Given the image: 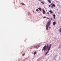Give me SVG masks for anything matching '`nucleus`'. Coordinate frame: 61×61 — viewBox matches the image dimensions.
<instances>
[{
    "mask_svg": "<svg viewBox=\"0 0 61 61\" xmlns=\"http://www.w3.org/2000/svg\"><path fill=\"white\" fill-rule=\"evenodd\" d=\"M49 45L48 44H47V45H45L43 47V49L42 50V51H43V50L44 51H45L46 50V49H48V48H49Z\"/></svg>",
    "mask_w": 61,
    "mask_h": 61,
    "instance_id": "obj_1",
    "label": "nucleus"
},
{
    "mask_svg": "<svg viewBox=\"0 0 61 61\" xmlns=\"http://www.w3.org/2000/svg\"><path fill=\"white\" fill-rule=\"evenodd\" d=\"M47 23L46 25V29L47 30H48V28L50 25V20H49L47 22Z\"/></svg>",
    "mask_w": 61,
    "mask_h": 61,
    "instance_id": "obj_2",
    "label": "nucleus"
},
{
    "mask_svg": "<svg viewBox=\"0 0 61 61\" xmlns=\"http://www.w3.org/2000/svg\"><path fill=\"white\" fill-rule=\"evenodd\" d=\"M52 46V45L50 44L49 46V47L48 49V52H49V50H50V48H51V46Z\"/></svg>",
    "mask_w": 61,
    "mask_h": 61,
    "instance_id": "obj_3",
    "label": "nucleus"
},
{
    "mask_svg": "<svg viewBox=\"0 0 61 61\" xmlns=\"http://www.w3.org/2000/svg\"><path fill=\"white\" fill-rule=\"evenodd\" d=\"M39 47V46H33L34 48H38Z\"/></svg>",
    "mask_w": 61,
    "mask_h": 61,
    "instance_id": "obj_4",
    "label": "nucleus"
},
{
    "mask_svg": "<svg viewBox=\"0 0 61 61\" xmlns=\"http://www.w3.org/2000/svg\"><path fill=\"white\" fill-rule=\"evenodd\" d=\"M51 5H52L53 6H54V7H56V5L54 4V3H51Z\"/></svg>",
    "mask_w": 61,
    "mask_h": 61,
    "instance_id": "obj_5",
    "label": "nucleus"
},
{
    "mask_svg": "<svg viewBox=\"0 0 61 61\" xmlns=\"http://www.w3.org/2000/svg\"><path fill=\"white\" fill-rule=\"evenodd\" d=\"M42 11H43L42 13L43 14H46V12L45 11V10H43Z\"/></svg>",
    "mask_w": 61,
    "mask_h": 61,
    "instance_id": "obj_6",
    "label": "nucleus"
},
{
    "mask_svg": "<svg viewBox=\"0 0 61 61\" xmlns=\"http://www.w3.org/2000/svg\"><path fill=\"white\" fill-rule=\"evenodd\" d=\"M56 22H53V25H56Z\"/></svg>",
    "mask_w": 61,
    "mask_h": 61,
    "instance_id": "obj_7",
    "label": "nucleus"
},
{
    "mask_svg": "<svg viewBox=\"0 0 61 61\" xmlns=\"http://www.w3.org/2000/svg\"><path fill=\"white\" fill-rule=\"evenodd\" d=\"M48 2H49V3H50H50H51V0H48Z\"/></svg>",
    "mask_w": 61,
    "mask_h": 61,
    "instance_id": "obj_8",
    "label": "nucleus"
},
{
    "mask_svg": "<svg viewBox=\"0 0 61 61\" xmlns=\"http://www.w3.org/2000/svg\"><path fill=\"white\" fill-rule=\"evenodd\" d=\"M49 12L50 13H51V14H52L53 13V11H51V10H50L49 11Z\"/></svg>",
    "mask_w": 61,
    "mask_h": 61,
    "instance_id": "obj_9",
    "label": "nucleus"
},
{
    "mask_svg": "<svg viewBox=\"0 0 61 61\" xmlns=\"http://www.w3.org/2000/svg\"><path fill=\"white\" fill-rule=\"evenodd\" d=\"M34 55H35V54H36V51H35V52H34Z\"/></svg>",
    "mask_w": 61,
    "mask_h": 61,
    "instance_id": "obj_10",
    "label": "nucleus"
},
{
    "mask_svg": "<svg viewBox=\"0 0 61 61\" xmlns=\"http://www.w3.org/2000/svg\"><path fill=\"white\" fill-rule=\"evenodd\" d=\"M49 52V51H48V50L47 51V52H46V54H45V55H46V54H47V53H48Z\"/></svg>",
    "mask_w": 61,
    "mask_h": 61,
    "instance_id": "obj_11",
    "label": "nucleus"
},
{
    "mask_svg": "<svg viewBox=\"0 0 61 61\" xmlns=\"http://www.w3.org/2000/svg\"><path fill=\"white\" fill-rule=\"evenodd\" d=\"M59 31L61 33V28H60V29L59 30Z\"/></svg>",
    "mask_w": 61,
    "mask_h": 61,
    "instance_id": "obj_12",
    "label": "nucleus"
},
{
    "mask_svg": "<svg viewBox=\"0 0 61 61\" xmlns=\"http://www.w3.org/2000/svg\"><path fill=\"white\" fill-rule=\"evenodd\" d=\"M38 9H39V10H41V8H38Z\"/></svg>",
    "mask_w": 61,
    "mask_h": 61,
    "instance_id": "obj_13",
    "label": "nucleus"
},
{
    "mask_svg": "<svg viewBox=\"0 0 61 61\" xmlns=\"http://www.w3.org/2000/svg\"><path fill=\"white\" fill-rule=\"evenodd\" d=\"M36 11L37 12H38V11H39V10H38V9H37L36 10Z\"/></svg>",
    "mask_w": 61,
    "mask_h": 61,
    "instance_id": "obj_14",
    "label": "nucleus"
},
{
    "mask_svg": "<svg viewBox=\"0 0 61 61\" xmlns=\"http://www.w3.org/2000/svg\"><path fill=\"white\" fill-rule=\"evenodd\" d=\"M25 53L23 54H22V56H24L25 55Z\"/></svg>",
    "mask_w": 61,
    "mask_h": 61,
    "instance_id": "obj_15",
    "label": "nucleus"
},
{
    "mask_svg": "<svg viewBox=\"0 0 61 61\" xmlns=\"http://www.w3.org/2000/svg\"><path fill=\"white\" fill-rule=\"evenodd\" d=\"M53 16L54 17H56V15H54Z\"/></svg>",
    "mask_w": 61,
    "mask_h": 61,
    "instance_id": "obj_16",
    "label": "nucleus"
},
{
    "mask_svg": "<svg viewBox=\"0 0 61 61\" xmlns=\"http://www.w3.org/2000/svg\"><path fill=\"white\" fill-rule=\"evenodd\" d=\"M25 5V4H24V3H23L22 4V5Z\"/></svg>",
    "mask_w": 61,
    "mask_h": 61,
    "instance_id": "obj_17",
    "label": "nucleus"
},
{
    "mask_svg": "<svg viewBox=\"0 0 61 61\" xmlns=\"http://www.w3.org/2000/svg\"><path fill=\"white\" fill-rule=\"evenodd\" d=\"M46 17H43V18H46Z\"/></svg>",
    "mask_w": 61,
    "mask_h": 61,
    "instance_id": "obj_18",
    "label": "nucleus"
},
{
    "mask_svg": "<svg viewBox=\"0 0 61 61\" xmlns=\"http://www.w3.org/2000/svg\"><path fill=\"white\" fill-rule=\"evenodd\" d=\"M54 19H56V18L55 17H54Z\"/></svg>",
    "mask_w": 61,
    "mask_h": 61,
    "instance_id": "obj_19",
    "label": "nucleus"
},
{
    "mask_svg": "<svg viewBox=\"0 0 61 61\" xmlns=\"http://www.w3.org/2000/svg\"><path fill=\"white\" fill-rule=\"evenodd\" d=\"M49 7H50L51 6V5H50L49 6Z\"/></svg>",
    "mask_w": 61,
    "mask_h": 61,
    "instance_id": "obj_20",
    "label": "nucleus"
},
{
    "mask_svg": "<svg viewBox=\"0 0 61 61\" xmlns=\"http://www.w3.org/2000/svg\"><path fill=\"white\" fill-rule=\"evenodd\" d=\"M47 13V14H49V12H48Z\"/></svg>",
    "mask_w": 61,
    "mask_h": 61,
    "instance_id": "obj_21",
    "label": "nucleus"
},
{
    "mask_svg": "<svg viewBox=\"0 0 61 61\" xmlns=\"http://www.w3.org/2000/svg\"><path fill=\"white\" fill-rule=\"evenodd\" d=\"M42 4H43V5H44V2H43L42 3Z\"/></svg>",
    "mask_w": 61,
    "mask_h": 61,
    "instance_id": "obj_22",
    "label": "nucleus"
},
{
    "mask_svg": "<svg viewBox=\"0 0 61 61\" xmlns=\"http://www.w3.org/2000/svg\"><path fill=\"white\" fill-rule=\"evenodd\" d=\"M51 20H52V18H51Z\"/></svg>",
    "mask_w": 61,
    "mask_h": 61,
    "instance_id": "obj_23",
    "label": "nucleus"
},
{
    "mask_svg": "<svg viewBox=\"0 0 61 61\" xmlns=\"http://www.w3.org/2000/svg\"><path fill=\"white\" fill-rule=\"evenodd\" d=\"M50 28H51V27H49V29H50Z\"/></svg>",
    "mask_w": 61,
    "mask_h": 61,
    "instance_id": "obj_24",
    "label": "nucleus"
},
{
    "mask_svg": "<svg viewBox=\"0 0 61 61\" xmlns=\"http://www.w3.org/2000/svg\"><path fill=\"white\" fill-rule=\"evenodd\" d=\"M41 3H43V2H41Z\"/></svg>",
    "mask_w": 61,
    "mask_h": 61,
    "instance_id": "obj_25",
    "label": "nucleus"
},
{
    "mask_svg": "<svg viewBox=\"0 0 61 61\" xmlns=\"http://www.w3.org/2000/svg\"><path fill=\"white\" fill-rule=\"evenodd\" d=\"M51 8H53V6H52L51 7Z\"/></svg>",
    "mask_w": 61,
    "mask_h": 61,
    "instance_id": "obj_26",
    "label": "nucleus"
},
{
    "mask_svg": "<svg viewBox=\"0 0 61 61\" xmlns=\"http://www.w3.org/2000/svg\"><path fill=\"white\" fill-rule=\"evenodd\" d=\"M47 19H49V18L48 17V18H47Z\"/></svg>",
    "mask_w": 61,
    "mask_h": 61,
    "instance_id": "obj_27",
    "label": "nucleus"
},
{
    "mask_svg": "<svg viewBox=\"0 0 61 61\" xmlns=\"http://www.w3.org/2000/svg\"><path fill=\"white\" fill-rule=\"evenodd\" d=\"M39 1H41V0H39Z\"/></svg>",
    "mask_w": 61,
    "mask_h": 61,
    "instance_id": "obj_28",
    "label": "nucleus"
},
{
    "mask_svg": "<svg viewBox=\"0 0 61 61\" xmlns=\"http://www.w3.org/2000/svg\"><path fill=\"white\" fill-rule=\"evenodd\" d=\"M40 11H41V12H42V11L41 10H40Z\"/></svg>",
    "mask_w": 61,
    "mask_h": 61,
    "instance_id": "obj_29",
    "label": "nucleus"
},
{
    "mask_svg": "<svg viewBox=\"0 0 61 61\" xmlns=\"http://www.w3.org/2000/svg\"><path fill=\"white\" fill-rule=\"evenodd\" d=\"M26 59H27V58H26Z\"/></svg>",
    "mask_w": 61,
    "mask_h": 61,
    "instance_id": "obj_30",
    "label": "nucleus"
},
{
    "mask_svg": "<svg viewBox=\"0 0 61 61\" xmlns=\"http://www.w3.org/2000/svg\"><path fill=\"white\" fill-rule=\"evenodd\" d=\"M20 4H21V3Z\"/></svg>",
    "mask_w": 61,
    "mask_h": 61,
    "instance_id": "obj_31",
    "label": "nucleus"
}]
</instances>
